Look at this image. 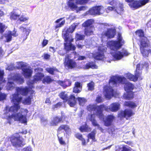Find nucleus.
I'll list each match as a JSON object with an SVG mask.
<instances>
[{"instance_id":"1","label":"nucleus","mask_w":151,"mask_h":151,"mask_svg":"<svg viewBox=\"0 0 151 151\" xmlns=\"http://www.w3.org/2000/svg\"><path fill=\"white\" fill-rule=\"evenodd\" d=\"M76 26H70L65 31V33L64 34L63 37L65 41L66 42L64 43V49L66 52H68L70 51H74L76 50V47L75 45H73L71 43L73 40L71 36L69 35L70 33H72L74 31Z\"/></svg>"},{"instance_id":"2","label":"nucleus","mask_w":151,"mask_h":151,"mask_svg":"<svg viewBox=\"0 0 151 151\" xmlns=\"http://www.w3.org/2000/svg\"><path fill=\"white\" fill-rule=\"evenodd\" d=\"M87 110L90 112L96 111V116L100 119H104V115L103 112L104 110L107 111H110V106L109 107L106 106L104 104L97 105L96 104H89L87 106Z\"/></svg>"},{"instance_id":"3","label":"nucleus","mask_w":151,"mask_h":151,"mask_svg":"<svg viewBox=\"0 0 151 151\" xmlns=\"http://www.w3.org/2000/svg\"><path fill=\"white\" fill-rule=\"evenodd\" d=\"M12 98L11 102L13 105L9 107L8 106L5 107V109L6 111L8 110L9 112L16 113L20 108V103L22 102V97L19 96L18 93H15L12 95Z\"/></svg>"},{"instance_id":"4","label":"nucleus","mask_w":151,"mask_h":151,"mask_svg":"<svg viewBox=\"0 0 151 151\" xmlns=\"http://www.w3.org/2000/svg\"><path fill=\"white\" fill-rule=\"evenodd\" d=\"M117 40H111L108 41L106 43L107 47L112 50H117L120 48L125 43L121 33H119L117 35Z\"/></svg>"},{"instance_id":"5","label":"nucleus","mask_w":151,"mask_h":151,"mask_svg":"<svg viewBox=\"0 0 151 151\" xmlns=\"http://www.w3.org/2000/svg\"><path fill=\"white\" fill-rule=\"evenodd\" d=\"M27 131H22L19 133H16L14 135H12L10 138V141L12 146L15 147H20L23 146L24 144H23V141L21 139V137L19 133L26 134Z\"/></svg>"},{"instance_id":"6","label":"nucleus","mask_w":151,"mask_h":151,"mask_svg":"<svg viewBox=\"0 0 151 151\" xmlns=\"http://www.w3.org/2000/svg\"><path fill=\"white\" fill-rule=\"evenodd\" d=\"M61 115L60 116H56L53 117L52 119L49 123L50 127L57 126L59 123L64 122L68 119L67 116L63 111L61 112Z\"/></svg>"},{"instance_id":"7","label":"nucleus","mask_w":151,"mask_h":151,"mask_svg":"<svg viewBox=\"0 0 151 151\" xmlns=\"http://www.w3.org/2000/svg\"><path fill=\"white\" fill-rule=\"evenodd\" d=\"M149 44L147 42H146L144 39H142L140 43L139 48L142 56L144 58L148 57L150 54V49H146V48L149 47Z\"/></svg>"},{"instance_id":"8","label":"nucleus","mask_w":151,"mask_h":151,"mask_svg":"<svg viewBox=\"0 0 151 151\" xmlns=\"http://www.w3.org/2000/svg\"><path fill=\"white\" fill-rule=\"evenodd\" d=\"M116 29L115 28H108L106 31H103L102 33L101 37L104 38L106 37L108 39L114 38L116 35Z\"/></svg>"},{"instance_id":"9","label":"nucleus","mask_w":151,"mask_h":151,"mask_svg":"<svg viewBox=\"0 0 151 151\" xmlns=\"http://www.w3.org/2000/svg\"><path fill=\"white\" fill-rule=\"evenodd\" d=\"M101 11H104V7L103 6H96L90 9L88 11V14L91 15H100L102 14L101 12Z\"/></svg>"},{"instance_id":"10","label":"nucleus","mask_w":151,"mask_h":151,"mask_svg":"<svg viewBox=\"0 0 151 151\" xmlns=\"http://www.w3.org/2000/svg\"><path fill=\"white\" fill-rule=\"evenodd\" d=\"M134 114V113L130 109H126L121 110L118 114V117L121 119L126 118L127 119Z\"/></svg>"},{"instance_id":"11","label":"nucleus","mask_w":151,"mask_h":151,"mask_svg":"<svg viewBox=\"0 0 151 151\" xmlns=\"http://www.w3.org/2000/svg\"><path fill=\"white\" fill-rule=\"evenodd\" d=\"M150 2V0H135L129 5L130 7L134 9H137L146 4Z\"/></svg>"},{"instance_id":"12","label":"nucleus","mask_w":151,"mask_h":151,"mask_svg":"<svg viewBox=\"0 0 151 151\" xmlns=\"http://www.w3.org/2000/svg\"><path fill=\"white\" fill-rule=\"evenodd\" d=\"M141 71L135 70L134 75L129 73L127 74L126 78L130 81L135 82L137 81L138 78L140 79L141 80L142 79V78L141 77Z\"/></svg>"},{"instance_id":"13","label":"nucleus","mask_w":151,"mask_h":151,"mask_svg":"<svg viewBox=\"0 0 151 151\" xmlns=\"http://www.w3.org/2000/svg\"><path fill=\"white\" fill-rule=\"evenodd\" d=\"M20 66L22 71L23 75L25 78H29L31 76L32 71L31 69L26 68L27 66L22 63H20Z\"/></svg>"},{"instance_id":"14","label":"nucleus","mask_w":151,"mask_h":151,"mask_svg":"<svg viewBox=\"0 0 151 151\" xmlns=\"http://www.w3.org/2000/svg\"><path fill=\"white\" fill-rule=\"evenodd\" d=\"M115 118V117L113 115L110 114L107 116L103 120L104 126L106 127L111 126Z\"/></svg>"},{"instance_id":"15","label":"nucleus","mask_w":151,"mask_h":151,"mask_svg":"<svg viewBox=\"0 0 151 151\" xmlns=\"http://www.w3.org/2000/svg\"><path fill=\"white\" fill-rule=\"evenodd\" d=\"M70 130L69 126L66 124H61L58 127L57 131L58 134H60L64 132L66 133Z\"/></svg>"},{"instance_id":"16","label":"nucleus","mask_w":151,"mask_h":151,"mask_svg":"<svg viewBox=\"0 0 151 151\" xmlns=\"http://www.w3.org/2000/svg\"><path fill=\"white\" fill-rule=\"evenodd\" d=\"M19 29L21 30L22 32L21 38L23 41H24L27 38V36L29 35L30 30L29 29L24 27L23 26L20 27Z\"/></svg>"},{"instance_id":"17","label":"nucleus","mask_w":151,"mask_h":151,"mask_svg":"<svg viewBox=\"0 0 151 151\" xmlns=\"http://www.w3.org/2000/svg\"><path fill=\"white\" fill-rule=\"evenodd\" d=\"M16 91L17 93L24 96H26L29 91V88L27 86L24 88L17 87L16 88Z\"/></svg>"},{"instance_id":"18","label":"nucleus","mask_w":151,"mask_h":151,"mask_svg":"<svg viewBox=\"0 0 151 151\" xmlns=\"http://www.w3.org/2000/svg\"><path fill=\"white\" fill-rule=\"evenodd\" d=\"M82 88V84L80 82H76L73 88V92L77 93H79L81 91Z\"/></svg>"},{"instance_id":"19","label":"nucleus","mask_w":151,"mask_h":151,"mask_svg":"<svg viewBox=\"0 0 151 151\" xmlns=\"http://www.w3.org/2000/svg\"><path fill=\"white\" fill-rule=\"evenodd\" d=\"M16 118H15L16 121H18L22 123H25L27 122L25 115H24L19 113H16Z\"/></svg>"},{"instance_id":"20","label":"nucleus","mask_w":151,"mask_h":151,"mask_svg":"<svg viewBox=\"0 0 151 151\" xmlns=\"http://www.w3.org/2000/svg\"><path fill=\"white\" fill-rule=\"evenodd\" d=\"M44 74L41 72H38L36 73L33 76L32 81L33 83H36L39 81H41L44 77Z\"/></svg>"},{"instance_id":"21","label":"nucleus","mask_w":151,"mask_h":151,"mask_svg":"<svg viewBox=\"0 0 151 151\" xmlns=\"http://www.w3.org/2000/svg\"><path fill=\"white\" fill-rule=\"evenodd\" d=\"M68 104L71 107H73L75 105L76 101V99L73 94H70L68 96L67 101Z\"/></svg>"},{"instance_id":"22","label":"nucleus","mask_w":151,"mask_h":151,"mask_svg":"<svg viewBox=\"0 0 151 151\" xmlns=\"http://www.w3.org/2000/svg\"><path fill=\"white\" fill-rule=\"evenodd\" d=\"M136 35H138V36L140 38L139 40L140 43H141V41L142 39H144L146 42L148 41L147 38L145 36V34L144 31L142 29H140L136 31L135 32Z\"/></svg>"},{"instance_id":"23","label":"nucleus","mask_w":151,"mask_h":151,"mask_svg":"<svg viewBox=\"0 0 151 151\" xmlns=\"http://www.w3.org/2000/svg\"><path fill=\"white\" fill-rule=\"evenodd\" d=\"M88 119L91 122L92 125L94 126H98L99 124L96 119L95 116L94 114H89L88 115Z\"/></svg>"},{"instance_id":"24","label":"nucleus","mask_w":151,"mask_h":151,"mask_svg":"<svg viewBox=\"0 0 151 151\" xmlns=\"http://www.w3.org/2000/svg\"><path fill=\"white\" fill-rule=\"evenodd\" d=\"M123 79L121 77H116L114 76H113L111 77L109 81V83H111L113 87L116 86L117 83L118 81L120 82H122Z\"/></svg>"},{"instance_id":"25","label":"nucleus","mask_w":151,"mask_h":151,"mask_svg":"<svg viewBox=\"0 0 151 151\" xmlns=\"http://www.w3.org/2000/svg\"><path fill=\"white\" fill-rule=\"evenodd\" d=\"M58 84L64 88L69 86L71 84L72 82L69 79H65L63 81H58Z\"/></svg>"},{"instance_id":"26","label":"nucleus","mask_w":151,"mask_h":151,"mask_svg":"<svg viewBox=\"0 0 151 151\" xmlns=\"http://www.w3.org/2000/svg\"><path fill=\"white\" fill-rule=\"evenodd\" d=\"M13 78L19 84H22L24 82V78L19 73H16L13 76Z\"/></svg>"},{"instance_id":"27","label":"nucleus","mask_w":151,"mask_h":151,"mask_svg":"<svg viewBox=\"0 0 151 151\" xmlns=\"http://www.w3.org/2000/svg\"><path fill=\"white\" fill-rule=\"evenodd\" d=\"M64 65H65L67 66L68 68L71 69L74 68L76 66V62L72 59H70L67 60L64 63Z\"/></svg>"},{"instance_id":"28","label":"nucleus","mask_w":151,"mask_h":151,"mask_svg":"<svg viewBox=\"0 0 151 151\" xmlns=\"http://www.w3.org/2000/svg\"><path fill=\"white\" fill-rule=\"evenodd\" d=\"M134 88V85L131 83L127 82L124 85V89L126 92L132 91Z\"/></svg>"},{"instance_id":"29","label":"nucleus","mask_w":151,"mask_h":151,"mask_svg":"<svg viewBox=\"0 0 151 151\" xmlns=\"http://www.w3.org/2000/svg\"><path fill=\"white\" fill-rule=\"evenodd\" d=\"M110 111L112 112H116L119 108L120 104L117 102H115L110 104Z\"/></svg>"},{"instance_id":"30","label":"nucleus","mask_w":151,"mask_h":151,"mask_svg":"<svg viewBox=\"0 0 151 151\" xmlns=\"http://www.w3.org/2000/svg\"><path fill=\"white\" fill-rule=\"evenodd\" d=\"M79 129L80 132H88L91 131V128L89 127L86 124L80 126Z\"/></svg>"},{"instance_id":"31","label":"nucleus","mask_w":151,"mask_h":151,"mask_svg":"<svg viewBox=\"0 0 151 151\" xmlns=\"http://www.w3.org/2000/svg\"><path fill=\"white\" fill-rule=\"evenodd\" d=\"M85 67L86 69L91 68L92 69H97L98 67L96 65L95 63L91 61L87 63L85 65Z\"/></svg>"},{"instance_id":"32","label":"nucleus","mask_w":151,"mask_h":151,"mask_svg":"<svg viewBox=\"0 0 151 151\" xmlns=\"http://www.w3.org/2000/svg\"><path fill=\"white\" fill-rule=\"evenodd\" d=\"M60 98L63 100L64 103L68 101V95L66 93L65 91H62L60 93L59 95Z\"/></svg>"},{"instance_id":"33","label":"nucleus","mask_w":151,"mask_h":151,"mask_svg":"<svg viewBox=\"0 0 151 151\" xmlns=\"http://www.w3.org/2000/svg\"><path fill=\"white\" fill-rule=\"evenodd\" d=\"M127 92V94H125L123 96L124 99L129 100L134 98V92L132 91Z\"/></svg>"},{"instance_id":"34","label":"nucleus","mask_w":151,"mask_h":151,"mask_svg":"<svg viewBox=\"0 0 151 151\" xmlns=\"http://www.w3.org/2000/svg\"><path fill=\"white\" fill-rule=\"evenodd\" d=\"M33 99L32 96H29L25 98L22 101L24 105H29L31 104L32 99Z\"/></svg>"},{"instance_id":"35","label":"nucleus","mask_w":151,"mask_h":151,"mask_svg":"<svg viewBox=\"0 0 151 151\" xmlns=\"http://www.w3.org/2000/svg\"><path fill=\"white\" fill-rule=\"evenodd\" d=\"M9 18L12 21L18 20V19L20 16L19 14H16L14 12H11L9 14Z\"/></svg>"},{"instance_id":"36","label":"nucleus","mask_w":151,"mask_h":151,"mask_svg":"<svg viewBox=\"0 0 151 151\" xmlns=\"http://www.w3.org/2000/svg\"><path fill=\"white\" fill-rule=\"evenodd\" d=\"M93 22V20L92 19H88L82 24V26L85 28L90 27Z\"/></svg>"},{"instance_id":"37","label":"nucleus","mask_w":151,"mask_h":151,"mask_svg":"<svg viewBox=\"0 0 151 151\" xmlns=\"http://www.w3.org/2000/svg\"><path fill=\"white\" fill-rule=\"evenodd\" d=\"M46 70L49 73L52 75H54L55 74V72H59L58 69L56 68V67H54L47 68L46 69Z\"/></svg>"},{"instance_id":"38","label":"nucleus","mask_w":151,"mask_h":151,"mask_svg":"<svg viewBox=\"0 0 151 151\" xmlns=\"http://www.w3.org/2000/svg\"><path fill=\"white\" fill-rule=\"evenodd\" d=\"M124 105L131 108H135L137 106L136 104L135 103L130 101H125L124 103Z\"/></svg>"},{"instance_id":"39","label":"nucleus","mask_w":151,"mask_h":151,"mask_svg":"<svg viewBox=\"0 0 151 151\" xmlns=\"http://www.w3.org/2000/svg\"><path fill=\"white\" fill-rule=\"evenodd\" d=\"M75 136L76 138L82 141V143L83 145H86V140L83 138L82 134L80 133H77L75 134Z\"/></svg>"},{"instance_id":"40","label":"nucleus","mask_w":151,"mask_h":151,"mask_svg":"<svg viewBox=\"0 0 151 151\" xmlns=\"http://www.w3.org/2000/svg\"><path fill=\"white\" fill-rule=\"evenodd\" d=\"M93 31L91 27L85 28L84 33L86 35L90 36L91 35H93Z\"/></svg>"},{"instance_id":"41","label":"nucleus","mask_w":151,"mask_h":151,"mask_svg":"<svg viewBox=\"0 0 151 151\" xmlns=\"http://www.w3.org/2000/svg\"><path fill=\"white\" fill-rule=\"evenodd\" d=\"M70 1L69 0L68 1V6L71 9H76L78 8V6L76 4L73 2Z\"/></svg>"},{"instance_id":"42","label":"nucleus","mask_w":151,"mask_h":151,"mask_svg":"<svg viewBox=\"0 0 151 151\" xmlns=\"http://www.w3.org/2000/svg\"><path fill=\"white\" fill-rule=\"evenodd\" d=\"M4 36L6 38V40L5 41V42H9L12 40V35L11 31H9L8 33L5 34Z\"/></svg>"},{"instance_id":"43","label":"nucleus","mask_w":151,"mask_h":151,"mask_svg":"<svg viewBox=\"0 0 151 151\" xmlns=\"http://www.w3.org/2000/svg\"><path fill=\"white\" fill-rule=\"evenodd\" d=\"M95 83L94 82L91 81L87 84L88 90V91H92L94 89Z\"/></svg>"},{"instance_id":"44","label":"nucleus","mask_w":151,"mask_h":151,"mask_svg":"<svg viewBox=\"0 0 151 151\" xmlns=\"http://www.w3.org/2000/svg\"><path fill=\"white\" fill-rule=\"evenodd\" d=\"M113 57L116 60H119L123 58V55H122V52L118 51L114 54Z\"/></svg>"},{"instance_id":"45","label":"nucleus","mask_w":151,"mask_h":151,"mask_svg":"<svg viewBox=\"0 0 151 151\" xmlns=\"http://www.w3.org/2000/svg\"><path fill=\"white\" fill-rule=\"evenodd\" d=\"M52 80L50 76H47L44 77L43 79V82L44 83H50L52 81Z\"/></svg>"},{"instance_id":"46","label":"nucleus","mask_w":151,"mask_h":151,"mask_svg":"<svg viewBox=\"0 0 151 151\" xmlns=\"http://www.w3.org/2000/svg\"><path fill=\"white\" fill-rule=\"evenodd\" d=\"M89 0H76L75 3L77 5H85L88 3Z\"/></svg>"},{"instance_id":"47","label":"nucleus","mask_w":151,"mask_h":151,"mask_svg":"<svg viewBox=\"0 0 151 151\" xmlns=\"http://www.w3.org/2000/svg\"><path fill=\"white\" fill-rule=\"evenodd\" d=\"M96 132L94 131H93L88 134L87 137L88 138L91 139L93 141H95Z\"/></svg>"},{"instance_id":"48","label":"nucleus","mask_w":151,"mask_h":151,"mask_svg":"<svg viewBox=\"0 0 151 151\" xmlns=\"http://www.w3.org/2000/svg\"><path fill=\"white\" fill-rule=\"evenodd\" d=\"M16 114H12L11 115L9 116L7 118V119L8 121V122L9 124H11V122L13 118L14 121H16L15 118H16Z\"/></svg>"},{"instance_id":"49","label":"nucleus","mask_w":151,"mask_h":151,"mask_svg":"<svg viewBox=\"0 0 151 151\" xmlns=\"http://www.w3.org/2000/svg\"><path fill=\"white\" fill-rule=\"evenodd\" d=\"M76 99L78 102L79 104L80 105H83L86 101V99L84 98L78 97Z\"/></svg>"},{"instance_id":"50","label":"nucleus","mask_w":151,"mask_h":151,"mask_svg":"<svg viewBox=\"0 0 151 151\" xmlns=\"http://www.w3.org/2000/svg\"><path fill=\"white\" fill-rule=\"evenodd\" d=\"M6 27L4 24L2 23H0V34H2L6 29Z\"/></svg>"},{"instance_id":"51","label":"nucleus","mask_w":151,"mask_h":151,"mask_svg":"<svg viewBox=\"0 0 151 151\" xmlns=\"http://www.w3.org/2000/svg\"><path fill=\"white\" fill-rule=\"evenodd\" d=\"M106 48L103 46H100L98 47V52L104 55V53L106 51Z\"/></svg>"},{"instance_id":"52","label":"nucleus","mask_w":151,"mask_h":151,"mask_svg":"<svg viewBox=\"0 0 151 151\" xmlns=\"http://www.w3.org/2000/svg\"><path fill=\"white\" fill-rule=\"evenodd\" d=\"M104 55L103 54V53L102 54L98 52L95 55V58L97 60H100L102 59L104 57Z\"/></svg>"},{"instance_id":"53","label":"nucleus","mask_w":151,"mask_h":151,"mask_svg":"<svg viewBox=\"0 0 151 151\" xmlns=\"http://www.w3.org/2000/svg\"><path fill=\"white\" fill-rule=\"evenodd\" d=\"M123 7L122 4H121L119 7H116L115 11L117 13H120L121 12L124 11Z\"/></svg>"},{"instance_id":"54","label":"nucleus","mask_w":151,"mask_h":151,"mask_svg":"<svg viewBox=\"0 0 151 151\" xmlns=\"http://www.w3.org/2000/svg\"><path fill=\"white\" fill-rule=\"evenodd\" d=\"M85 37V36L84 35L77 33L76 36V40L78 41L83 40Z\"/></svg>"},{"instance_id":"55","label":"nucleus","mask_w":151,"mask_h":151,"mask_svg":"<svg viewBox=\"0 0 151 151\" xmlns=\"http://www.w3.org/2000/svg\"><path fill=\"white\" fill-rule=\"evenodd\" d=\"M4 70H0V81L1 83H4L5 82V80L4 79Z\"/></svg>"},{"instance_id":"56","label":"nucleus","mask_w":151,"mask_h":151,"mask_svg":"<svg viewBox=\"0 0 151 151\" xmlns=\"http://www.w3.org/2000/svg\"><path fill=\"white\" fill-rule=\"evenodd\" d=\"M14 83L13 82H8L7 84V88L8 90L12 89L14 88Z\"/></svg>"},{"instance_id":"57","label":"nucleus","mask_w":151,"mask_h":151,"mask_svg":"<svg viewBox=\"0 0 151 151\" xmlns=\"http://www.w3.org/2000/svg\"><path fill=\"white\" fill-rule=\"evenodd\" d=\"M29 18L28 17H24L23 15L19 17L18 20L21 22H24L28 20Z\"/></svg>"},{"instance_id":"58","label":"nucleus","mask_w":151,"mask_h":151,"mask_svg":"<svg viewBox=\"0 0 151 151\" xmlns=\"http://www.w3.org/2000/svg\"><path fill=\"white\" fill-rule=\"evenodd\" d=\"M62 103L61 102H59L53 105L52 107L53 109H55V108L60 107L62 105Z\"/></svg>"},{"instance_id":"59","label":"nucleus","mask_w":151,"mask_h":151,"mask_svg":"<svg viewBox=\"0 0 151 151\" xmlns=\"http://www.w3.org/2000/svg\"><path fill=\"white\" fill-rule=\"evenodd\" d=\"M65 20L62 21L60 23L57 24L55 27V28L56 29L60 27H62L65 24Z\"/></svg>"},{"instance_id":"60","label":"nucleus","mask_w":151,"mask_h":151,"mask_svg":"<svg viewBox=\"0 0 151 151\" xmlns=\"http://www.w3.org/2000/svg\"><path fill=\"white\" fill-rule=\"evenodd\" d=\"M95 101L97 103H99L103 101V99L101 96L98 95L96 97Z\"/></svg>"},{"instance_id":"61","label":"nucleus","mask_w":151,"mask_h":151,"mask_svg":"<svg viewBox=\"0 0 151 151\" xmlns=\"http://www.w3.org/2000/svg\"><path fill=\"white\" fill-rule=\"evenodd\" d=\"M6 95L4 93H0V101H3L6 98Z\"/></svg>"},{"instance_id":"62","label":"nucleus","mask_w":151,"mask_h":151,"mask_svg":"<svg viewBox=\"0 0 151 151\" xmlns=\"http://www.w3.org/2000/svg\"><path fill=\"white\" fill-rule=\"evenodd\" d=\"M48 41L47 40L44 39L43 40L42 43V47H44L47 45L48 43Z\"/></svg>"},{"instance_id":"63","label":"nucleus","mask_w":151,"mask_h":151,"mask_svg":"<svg viewBox=\"0 0 151 151\" xmlns=\"http://www.w3.org/2000/svg\"><path fill=\"white\" fill-rule=\"evenodd\" d=\"M58 139L61 145H65V142L63 141L62 137H58Z\"/></svg>"},{"instance_id":"64","label":"nucleus","mask_w":151,"mask_h":151,"mask_svg":"<svg viewBox=\"0 0 151 151\" xmlns=\"http://www.w3.org/2000/svg\"><path fill=\"white\" fill-rule=\"evenodd\" d=\"M50 55L47 53L44 54V59L45 60H48L50 58Z\"/></svg>"}]
</instances>
